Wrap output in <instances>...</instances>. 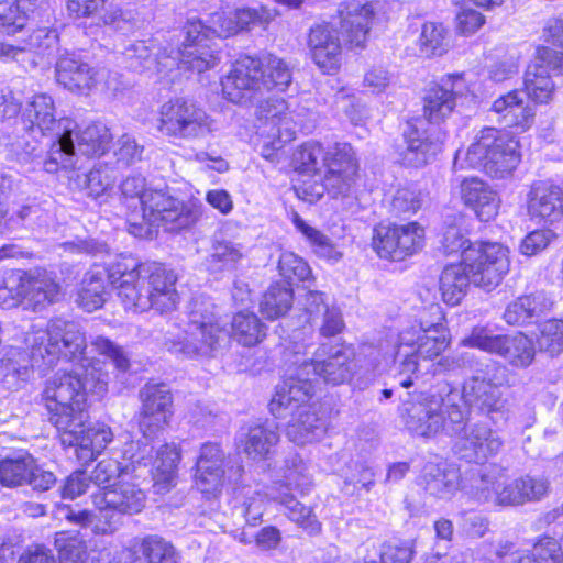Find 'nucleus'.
Instances as JSON below:
<instances>
[{"label":"nucleus","mask_w":563,"mask_h":563,"mask_svg":"<svg viewBox=\"0 0 563 563\" xmlns=\"http://www.w3.org/2000/svg\"><path fill=\"white\" fill-rule=\"evenodd\" d=\"M110 284V266L93 265L84 276L77 302L88 312L103 306Z\"/></svg>","instance_id":"nucleus-41"},{"label":"nucleus","mask_w":563,"mask_h":563,"mask_svg":"<svg viewBox=\"0 0 563 563\" xmlns=\"http://www.w3.org/2000/svg\"><path fill=\"white\" fill-rule=\"evenodd\" d=\"M543 38L553 47H538L523 78L526 95L539 104H547L554 97L555 84L551 74H563V19H549L543 27Z\"/></svg>","instance_id":"nucleus-11"},{"label":"nucleus","mask_w":563,"mask_h":563,"mask_svg":"<svg viewBox=\"0 0 563 563\" xmlns=\"http://www.w3.org/2000/svg\"><path fill=\"white\" fill-rule=\"evenodd\" d=\"M263 145L262 156L269 162L279 161V152L284 145L290 142L292 139H286L283 135L282 129L278 128L276 131L262 130Z\"/></svg>","instance_id":"nucleus-63"},{"label":"nucleus","mask_w":563,"mask_h":563,"mask_svg":"<svg viewBox=\"0 0 563 563\" xmlns=\"http://www.w3.org/2000/svg\"><path fill=\"white\" fill-rule=\"evenodd\" d=\"M537 563H563V552L559 541L551 537L541 538L530 554Z\"/></svg>","instance_id":"nucleus-62"},{"label":"nucleus","mask_w":563,"mask_h":563,"mask_svg":"<svg viewBox=\"0 0 563 563\" xmlns=\"http://www.w3.org/2000/svg\"><path fill=\"white\" fill-rule=\"evenodd\" d=\"M236 445L253 461L267 459L279 441L277 428L271 423L252 422L236 433Z\"/></svg>","instance_id":"nucleus-32"},{"label":"nucleus","mask_w":563,"mask_h":563,"mask_svg":"<svg viewBox=\"0 0 563 563\" xmlns=\"http://www.w3.org/2000/svg\"><path fill=\"white\" fill-rule=\"evenodd\" d=\"M456 451L462 459L468 462L482 463L498 454L503 448V440L496 431L484 423L467 427L459 435Z\"/></svg>","instance_id":"nucleus-30"},{"label":"nucleus","mask_w":563,"mask_h":563,"mask_svg":"<svg viewBox=\"0 0 563 563\" xmlns=\"http://www.w3.org/2000/svg\"><path fill=\"white\" fill-rule=\"evenodd\" d=\"M419 485L431 496L448 498L460 486V473L446 462H428L421 471Z\"/></svg>","instance_id":"nucleus-40"},{"label":"nucleus","mask_w":563,"mask_h":563,"mask_svg":"<svg viewBox=\"0 0 563 563\" xmlns=\"http://www.w3.org/2000/svg\"><path fill=\"white\" fill-rule=\"evenodd\" d=\"M234 22V11L214 12L211 14L209 26H205L199 19L187 20L180 35L184 36V49L180 51L181 62L198 74L213 68L220 60L219 52L212 47L210 34L219 37H229L232 34L222 32L221 26Z\"/></svg>","instance_id":"nucleus-15"},{"label":"nucleus","mask_w":563,"mask_h":563,"mask_svg":"<svg viewBox=\"0 0 563 563\" xmlns=\"http://www.w3.org/2000/svg\"><path fill=\"white\" fill-rule=\"evenodd\" d=\"M518 141L507 132L485 128L466 151L459 150L454 157V168L483 167L494 178L509 176L520 162Z\"/></svg>","instance_id":"nucleus-8"},{"label":"nucleus","mask_w":563,"mask_h":563,"mask_svg":"<svg viewBox=\"0 0 563 563\" xmlns=\"http://www.w3.org/2000/svg\"><path fill=\"white\" fill-rule=\"evenodd\" d=\"M308 47L316 65L325 74L341 66L342 46L336 29L331 23H320L310 29Z\"/></svg>","instance_id":"nucleus-31"},{"label":"nucleus","mask_w":563,"mask_h":563,"mask_svg":"<svg viewBox=\"0 0 563 563\" xmlns=\"http://www.w3.org/2000/svg\"><path fill=\"white\" fill-rule=\"evenodd\" d=\"M92 504L99 511L100 518H103L108 529L103 532L113 530L122 515L132 516L140 514L146 504V494L139 484L124 479L118 481L112 487L98 489L91 495Z\"/></svg>","instance_id":"nucleus-19"},{"label":"nucleus","mask_w":563,"mask_h":563,"mask_svg":"<svg viewBox=\"0 0 563 563\" xmlns=\"http://www.w3.org/2000/svg\"><path fill=\"white\" fill-rule=\"evenodd\" d=\"M55 547L58 551L59 563H84L87 547L78 532H57Z\"/></svg>","instance_id":"nucleus-54"},{"label":"nucleus","mask_w":563,"mask_h":563,"mask_svg":"<svg viewBox=\"0 0 563 563\" xmlns=\"http://www.w3.org/2000/svg\"><path fill=\"white\" fill-rule=\"evenodd\" d=\"M60 284L52 272L35 269L30 272H10L0 287V305L3 308H13L20 303L40 311L47 305L59 299Z\"/></svg>","instance_id":"nucleus-14"},{"label":"nucleus","mask_w":563,"mask_h":563,"mask_svg":"<svg viewBox=\"0 0 563 563\" xmlns=\"http://www.w3.org/2000/svg\"><path fill=\"white\" fill-rule=\"evenodd\" d=\"M460 345L498 355L515 367L529 366L536 355L532 340L523 333L496 334L490 328L485 325L474 327L461 340Z\"/></svg>","instance_id":"nucleus-18"},{"label":"nucleus","mask_w":563,"mask_h":563,"mask_svg":"<svg viewBox=\"0 0 563 563\" xmlns=\"http://www.w3.org/2000/svg\"><path fill=\"white\" fill-rule=\"evenodd\" d=\"M437 366L435 372L463 368L472 372V376L464 380L462 390L445 383L434 391L420 393L411 400L404 399L402 416L412 434L423 438L440 432L460 435L471 408L490 415L505 407L498 387L507 382V368L498 362L472 352H456L442 357Z\"/></svg>","instance_id":"nucleus-1"},{"label":"nucleus","mask_w":563,"mask_h":563,"mask_svg":"<svg viewBox=\"0 0 563 563\" xmlns=\"http://www.w3.org/2000/svg\"><path fill=\"white\" fill-rule=\"evenodd\" d=\"M128 459L130 463L125 465L112 457L101 460L92 470L89 481L99 489H106L128 477L130 473L136 472L142 465H147L144 455L131 453Z\"/></svg>","instance_id":"nucleus-44"},{"label":"nucleus","mask_w":563,"mask_h":563,"mask_svg":"<svg viewBox=\"0 0 563 563\" xmlns=\"http://www.w3.org/2000/svg\"><path fill=\"white\" fill-rule=\"evenodd\" d=\"M233 338L244 346H253L265 336L264 324L253 312L240 311L232 320Z\"/></svg>","instance_id":"nucleus-52"},{"label":"nucleus","mask_w":563,"mask_h":563,"mask_svg":"<svg viewBox=\"0 0 563 563\" xmlns=\"http://www.w3.org/2000/svg\"><path fill=\"white\" fill-rule=\"evenodd\" d=\"M294 291L286 282H277L269 286L260 302L261 313L269 320L285 316L292 307Z\"/></svg>","instance_id":"nucleus-49"},{"label":"nucleus","mask_w":563,"mask_h":563,"mask_svg":"<svg viewBox=\"0 0 563 563\" xmlns=\"http://www.w3.org/2000/svg\"><path fill=\"white\" fill-rule=\"evenodd\" d=\"M277 11L264 5L257 8H242L234 10V22L221 26V31L227 34H236L240 31L254 27L266 29L276 18Z\"/></svg>","instance_id":"nucleus-50"},{"label":"nucleus","mask_w":563,"mask_h":563,"mask_svg":"<svg viewBox=\"0 0 563 563\" xmlns=\"http://www.w3.org/2000/svg\"><path fill=\"white\" fill-rule=\"evenodd\" d=\"M422 206V191L415 184L399 186L390 200V211L395 216L415 214Z\"/></svg>","instance_id":"nucleus-55"},{"label":"nucleus","mask_w":563,"mask_h":563,"mask_svg":"<svg viewBox=\"0 0 563 563\" xmlns=\"http://www.w3.org/2000/svg\"><path fill=\"white\" fill-rule=\"evenodd\" d=\"M459 76L442 79L440 84L430 87L424 96L423 114L430 126H437L444 121L455 108L456 82Z\"/></svg>","instance_id":"nucleus-36"},{"label":"nucleus","mask_w":563,"mask_h":563,"mask_svg":"<svg viewBox=\"0 0 563 563\" xmlns=\"http://www.w3.org/2000/svg\"><path fill=\"white\" fill-rule=\"evenodd\" d=\"M139 275L146 285L153 309L159 313L176 309L179 295L176 290L178 276L174 269L161 263L140 264Z\"/></svg>","instance_id":"nucleus-26"},{"label":"nucleus","mask_w":563,"mask_h":563,"mask_svg":"<svg viewBox=\"0 0 563 563\" xmlns=\"http://www.w3.org/2000/svg\"><path fill=\"white\" fill-rule=\"evenodd\" d=\"M505 470L497 464L481 465L472 470L468 483L463 492L473 500L499 505V495L504 486Z\"/></svg>","instance_id":"nucleus-33"},{"label":"nucleus","mask_w":563,"mask_h":563,"mask_svg":"<svg viewBox=\"0 0 563 563\" xmlns=\"http://www.w3.org/2000/svg\"><path fill=\"white\" fill-rule=\"evenodd\" d=\"M435 310L439 313L437 322H420L418 328L404 330L398 336L395 361L398 363V384L402 389L412 386V376L419 371L420 360H433L449 345L443 317L439 307Z\"/></svg>","instance_id":"nucleus-9"},{"label":"nucleus","mask_w":563,"mask_h":563,"mask_svg":"<svg viewBox=\"0 0 563 563\" xmlns=\"http://www.w3.org/2000/svg\"><path fill=\"white\" fill-rule=\"evenodd\" d=\"M157 128L166 136L195 140L213 132L216 124L194 101L174 98L162 104Z\"/></svg>","instance_id":"nucleus-17"},{"label":"nucleus","mask_w":563,"mask_h":563,"mask_svg":"<svg viewBox=\"0 0 563 563\" xmlns=\"http://www.w3.org/2000/svg\"><path fill=\"white\" fill-rule=\"evenodd\" d=\"M314 387L303 377H285L276 387L268 407L277 419L289 418L286 437L297 445L319 440L327 431L324 412L310 405Z\"/></svg>","instance_id":"nucleus-5"},{"label":"nucleus","mask_w":563,"mask_h":563,"mask_svg":"<svg viewBox=\"0 0 563 563\" xmlns=\"http://www.w3.org/2000/svg\"><path fill=\"white\" fill-rule=\"evenodd\" d=\"M296 168L312 174L322 183L310 194L319 199L328 190L333 196L346 195L355 184L358 169L355 153L347 143H336L327 151L318 142L302 144L294 154Z\"/></svg>","instance_id":"nucleus-6"},{"label":"nucleus","mask_w":563,"mask_h":563,"mask_svg":"<svg viewBox=\"0 0 563 563\" xmlns=\"http://www.w3.org/2000/svg\"><path fill=\"white\" fill-rule=\"evenodd\" d=\"M508 252L509 249H463L461 264L476 287L490 291L509 269Z\"/></svg>","instance_id":"nucleus-20"},{"label":"nucleus","mask_w":563,"mask_h":563,"mask_svg":"<svg viewBox=\"0 0 563 563\" xmlns=\"http://www.w3.org/2000/svg\"><path fill=\"white\" fill-rule=\"evenodd\" d=\"M29 19L18 1H0V33L14 35L26 25Z\"/></svg>","instance_id":"nucleus-60"},{"label":"nucleus","mask_w":563,"mask_h":563,"mask_svg":"<svg viewBox=\"0 0 563 563\" xmlns=\"http://www.w3.org/2000/svg\"><path fill=\"white\" fill-rule=\"evenodd\" d=\"M471 283L470 275L461 262L446 265L440 276V290L444 302L451 306L459 305Z\"/></svg>","instance_id":"nucleus-48"},{"label":"nucleus","mask_w":563,"mask_h":563,"mask_svg":"<svg viewBox=\"0 0 563 563\" xmlns=\"http://www.w3.org/2000/svg\"><path fill=\"white\" fill-rule=\"evenodd\" d=\"M184 49V41L177 48L162 47L156 38L135 41L130 43L123 51L129 65L135 71H156L157 74H167L174 68H184L190 70L180 59V51Z\"/></svg>","instance_id":"nucleus-21"},{"label":"nucleus","mask_w":563,"mask_h":563,"mask_svg":"<svg viewBox=\"0 0 563 563\" xmlns=\"http://www.w3.org/2000/svg\"><path fill=\"white\" fill-rule=\"evenodd\" d=\"M278 269L280 275L288 280L286 284L289 285L292 280L305 282L311 275L308 263L289 250H286L279 256Z\"/></svg>","instance_id":"nucleus-58"},{"label":"nucleus","mask_w":563,"mask_h":563,"mask_svg":"<svg viewBox=\"0 0 563 563\" xmlns=\"http://www.w3.org/2000/svg\"><path fill=\"white\" fill-rule=\"evenodd\" d=\"M527 214L532 221L554 223L563 217V191L551 180H536L526 197Z\"/></svg>","instance_id":"nucleus-29"},{"label":"nucleus","mask_w":563,"mask_h":563,"mask_svg":"<svg viewBox=\"0 0 563 563\" xmlns=\"http://www.w3.org/2000/svg\"><path fill=\"white\" fill-rule=\"evenodd\" d=\"M492 110L500 115V120L511 128L527 131L534 121L536 111L523 98L519 90L509 91L497 98Z\"/></svg>","instance_id":"nucleus-38"},{"label":"nucleus","mask_w":563,"mask_h":563,"mask_svg":"<svg viewBox=\"0 0 563 563\" xmlns=\"http://www.w3.org/2000/svg\"><path fill=\"white\" fill-rule=\"evenodd\" d=\"M131 563H178L174 545L158 536L145 537Z\"/></svg>","instance_id":"nucleus-51"},{"label":"nucleus","mask_w":563,"mask_h":563,"mask_svg":"<svg viewBox=\"0 0 563 563\" xmlns=\"http://www.w3.org/2000/svg\"><path fill=\"white\" fill-rule=\"evenodd\" d=\"M198 220V212L173 197L164 189H150L141 196V213L132 212L129 218V233L145 238L152 227L164 225L176 231L188 228Z\"/></svg>","instance_id":"nucleus-12"},{"label":"nucleus","mask_w":563,"mask_h":563,"mask_svg":"<svg viewBox=\"0 0 563 563\" xmlns=\"http://www.w3.org/2000/svg\"><path fill=\"white\" fill-rule=\"evenodd\" d=\"M79 371L56 373L45 383L42 399L57 431L78 427L88 418L85 412L88 393L99 396L107 391L109 375L102 367L92 365Z\"/></svg>","instance_id":"nucleus-3"},{"label":"nucleus","mask_w":563,"mask_h":563,"mask_svg":"<svg viewBox=\"0 0 563 563\" xmlns=\"http://www.w3.org/2000/svg\"><path fill=\"white\" fill-rule=\"evenodd\" d=\"M374 13V4L363 0H347L340 5L341 29L351 44L365 43Z\"/></svg>","instance_id":"nucleus-35"},{"label":"nucleus","mask_w":563,"mask_h":563,"mask_svg":"<svg viewBox=\"0 0 563 563\" xmlns=\"http://www.w3.org/2000/svg\"><path fill=\"white\" fill-rule=\"evenodd\" d=\"M140 399L142 409L139 424L143 437L148 440L167 424L172 416L173 397L167 385L147 383L140 390Z\"/></svg>","instance_id":"nucleus-28"},{"label":"nucleus","mask_w":563,"mask_h":563,"mask_svg":"<svg viewBox=\"0 0 563 563\" xmlns=\"http://www.w3.org/2000/svg\"><path fill=\"white\" fill-rule=\"evenodd\" d=\"M285 482H275L267 494L272 500L284 507V514L294 522L308 530L310 533L320 530V522L312 514L310 507L296 499L291 490L301 495L308 494L312 486V478L303 460L297 453H290L285 459Z\"/></svg>","instance_id":"nucleus-13"},{"label":"nucleus","mask_w":563,"mask_h":563,"mask_svg":"<svg viewBox=\"0 0 563 563\" xmlns=\"http://www.w3.org/2000/svg\"><path fill=\"white\" fill-rule=\"evenodd\" d=\"M461 197L481 221H489L498 213L500 200L497 194L478 178H466L461 183Z\"/></svg>","instance_id":"nucleus-37"},{"label":"nucleus","mask_w":563,"mask_h":563,"mask_svg":"<svg viewBox=\"0 0 563 563\" xmlns=\"http://www.w3.org/2000/svg\"><path fill=\"white\" fill-rule=\"evenodd\" d=\"M75 129L76 126L73 129L75 155L71 164L67 168L75 165V158L78 154L85 156L103 155L108 151L112 139L109 129L101 123L88 125L79 132H76Z\"/></svg>","instance_id":"nucleus-46"},{"label":"nucleus","mask_w":563,"mask_h":563,"mask_svg":"<svg viewBox=\"0 0 563 563\" xmlns=\"http://www.w3.org/2000/svg\"><path fill=\"white\" fill-rule=\"evenodd\" d=\"M55 103L47 93L33 96L23 111V120L32 131L54 137L43 166L47 173L66 169L75 155L73 129L76 123L69 118L56 119Z\"/></svg>","instance_id":"nucleus-7"},{"label":"nucleus","mask_w":563,"mask_h":563,"mask_svg":"<svg viewBox=\"0 0 563 563\" xmlns=\"http://www.w3.org/2000/svg\"><path fill=\"white\" fill-rule=\"evenodd\" d=\"M86 421L80 426L58 430L60 443L64 448L74 449L77 460L81 464L93 461L112 441L111 428L104 423H96L86 427Z\"/></svg>","instance_id":"nucleus-25"},{"label":"nucleus","mask_w":563,"mask_h":563,"mask_svg":"<svg viewBox=\"0 0 563 563\" xmlns=\"http://www.w3.org/2000/svg\"><path fill=\"white\" fill-rule=\"evenodd\" d=\"M103 70L90 66L81 56L65 51L55 64V80L63 88L78 95H87L98 87Z\"/></svg>","instance_id":"nucleus-27"},{"label":"nucleus","mask_w":563,"mask_h":563,"mask_svg":"<svg viewBox=\"0 0 563 563\" xmlns=\"http://www.w3.org/2000/svg\"><path fill=\"white\" fill-rule=\"evenodd\" d=\"M424 236L426 230L417 221L402 225L379 223L373 229V246H419Z\"/></svg>","instance_id":"nucleus-42"},{"label":"nucleus","mask_w":563,"mask_h":563,"mask_svg":"<svg viewBox=\"0 0 563 563\" xmlns=\"http://www.w3.org/2000/svg\"><path fill=\"white\" fill-rule=\"evenodd\" d=\"M552 300L543 291L521 296L510 302L504 312V320L510 325L531 323L552 307Z\"/></svg>","instance_id":"nucleus-43"},{"label":"nucleus","mask_w":563,"mask_h":563,"mask_svg":"<svg viewBox=\"0 0 563 563\" xmlns=\"http://www.w3.org/2000/svg\"><path fill=\"white\" fill-rule=\"evenodd\" d=\"M550 490V482L544 476L525 475L503 486L499 506L523 505L527 501H539Z\"/></svg>","instance_id":"nucleus-39"},{"label":"nucleus","mask_w":563,"mask_h":563,"mask_svg":"<svg viewBox=\"0 0 563 563\" xmlns=\"http://www.w3.org/2000/svg\"><path fill=\"white\" fill-rule=\"evenodd\" d=\"M424 125L423 121L408 125L405 132L406 148L399 154L402 165L424 166L441 152L446 137L445 132L439 126Z\"/></svg>","instance_id":"nucleus-22"},{"label":"nucleus","mask_w":563,"mask_h":563,"mask_svg":"<svg viewBox=\"0 0 563 563\" xmlns=\"http://www.w3.org/2000/svg\"><path fill=\"white\" fill-rule=\"evenodd\" d=\"M31 471L27 472L25 485L31 486L35 492H47L56 484V476L53 472L45 470L33 456Z\"/></svg>","instance_id":"nucleus-64"},{"label":"nucleus","mask_w":563,"mask_h":563,"mask_svg":"<svg viewBox=\"0 0 563 563\" xmlns=\"http://www.w3.org/2000/svg\"><path fill=\"white\" fill-rule=\"evenodd\" d=\"M151 452L152 448H148V444H144L142 451L137 454L145 456V462H147V465H144L145 467L151 465L148 473L152 475L155 493L165 494L175 486L180 452L176 444L166 443L157 451L154 462H152L151 456L146 455Z\"/></svg>","instance_id":"nucleus-34"},{"label":"nucleus","mask_w":563,"mask_h":563,"mask_svg":"<svg viewBox=\"0 0 563 563\" xmlns=\"http://www.w3.org/2000/svg\"><path fill=\"white\" fill-rule=\"evenodd\" d=\"M90 345L92 350L110 360L120 372H126L129 369V357L121 346L117 345L108 338L103 335L91 336Z\"/></svg>","instance_id":"nucleus-61"},{"label":"nucleus","mask_w":563,"mask_h":563,"mask_svg":"<svg viewBox=\"0 0 563 563\" xmlns=\"http://www.w3.org/2000/svg\"><path fill=\"white\" fill-rule=\"evenodd\" d=\"M33 455L25 450L10 452L0 457V485L18 488L25 485Z\"/></svg>","instance_id":"nucleus-47"},{"label":"nucleus","mask_w":563,"mask_h":563,"mask_svg":"<svg viewBox=\"0 0 563 563\" xmlns=\"http://www.w3.org/2000/svg\"><path fill=\"white\" fill-rule=\"evenodd\" d=\"M354 351L343 344H321L313 353L311 360L298 358L292 362L294 367L288 368L286 377H303L313 382L321 378L327 384L340 385L352 377Z\"/></svg>","instance_id":"nucleus-16"},{"label":"nucleus","mask_w":563,"mask_h":563,"mask_svg":"<svg viewBox=\"0 0 563 563\" xmlns=\"http://www.w3.org/2000/svg\"><path fill=\"white\" fill-rule=\"evenodd\" d=\"M77 178L79 179L78 188L86 189L90 197L99 198L113 187L115 173L108 166H99L91 169L82 178L79 176Z\"/></svg>","instance_id":"nucleus-56"},{"label":"nucleus","mask_w":563,"mask_h":563,"mask_svg":"<svg viewBox=\"0 0 563 563\" xmlns=\"http://www.w3.org/2000/svg\"><path fill=\"white\" fill-rule=\"evenodd\" d=\"M140 264L135 260L120 261L110 266V284L126 310L143 312L153 309L146 285L139 275Z\"/></svg>","instance_id":"nucleus-23"},{"label":"nucleus","mask_w":563,"mask_h":563,"mask_svg":"<svg viewBox=\"0 0 563 563\" xmlns=\"http://www.w3.org/2000/svg\"><path fill=\"white\" fill-rule=\"evenodd\" d=\"M213 308L211 303L194 302L185 335L167 339L168 351L186 358L214 356L229 341L230 332Z\"/></svg>","instance_id":"nucleus-10"},{"label":"nucleus","mask_w":563,"mask_h":563,"mask_svg":"<svg viewBox=\"0 0 563 563\" xmlns=\"http://www.w3.org/2000/svg\"><path fill=\"white\" fill-rule=\"evenodd\" d=\"M420 54L426 57L442 55L446 51L445 30L442 24L427 22L419 37Z\"/></svg>","instance_id":"nucleus-57"},{"label":"nucleus","mask_w":563,"mask_h":563,"mask_svg":"<svg viewBox=\"0 0 563 563\" xmlns=\"http://www.w3.org/2000/svg\"><path fill=\"white\" fill-rule=\"evenodd\" d=\"M225 454L220 444L207 442L201 445L200 453L196 462L195 483L197 488L203 494H213L218 492L224 482L228 473L229 479H238L243 471L242 465H238L225 471Z\"/></svg>","instance_id":"nucleus-24"},{"label":"nucleus","mask_w":563,"mask_h":563,"mask_svg":"<svg viewBox=\"0 0 563 563\" xmlns=\"http://www.w3.org/2000/svg\"><path fill=\"white\" fill-rule=\"evenodd\" d=\"M292 74L288 64L274 54L257 57L249 55L238 58L230 71L222 78L223 97L230 102L247 106L256 103V115L264 121L263 130L282 129L286 139L295 137L297 124L294 101L273 96L262 100L265 92H284L291 84Z\"/></svg>","instance_id":"nucleus-2"},{"label":"nucleus","mask_w":563,"mask_h":563,"mask_svg":"<svg viewBox=\"0 0 563 563\" xmlns=\"http://www.w3.org/2000/svg\"><path fill=\"white\" fill-rule=\"evenodd\" d=\"M24 344L29 366L44 372L57 361L79 364L80 368L102 367V362L89 356L87 338L81 327L73 321L54 319L45 329L33 328L25 334Z\"/></svg>","instance_id":"nucleus-4"},{"label":"nucleus","mask_w":563,"mask_h":563,"mask_svg":"<svg viewBox=\"0 0 563 563\" xmlns=\"http://www.w3.org/2000/svg\"><path fill=\"white\" fill-rule=\"evenodd\" d=\"M58 33L56 30L41 27L34 30L24 41V45L15 46L0 41V59L4 62L20 60V56L26 52L44 55L57 45Z\"/></svg>","instance_id":"nucleus-45"},{"label":"nucleus","mask_w":563,"mask_h":563,"mask_svg":"<svg viewBox=\"0 0 563 563\" xmlns=\"http://www.w3.org/2000/svg\"><path fill=\"white\" fill-rule=\"evenodd\" d=\"M375 485V473L365 462L355 461L349 465L344 476L342 490L344 494L354 496L363 492L368 493Z\"/></svg>","instance_id":"nucleus-53"},{"label":"nucleus","mask_w":563,"mask_h":563,"mask_svg":"<svg viewBox=\"0 0 563 563\" xmlns=\"http://www.w3.org/2000/svg\"><path fill=\"white\" fill-rule=\"evenodd\" d=\"M538 344L540 350L552 356L561 353L563 351V321L551 319L541 323Z\"/></svg>","instance_id":"nucleus-59"}]
</instances>
